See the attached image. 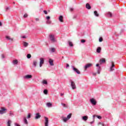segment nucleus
I'll list each match as a JSON object with an SVG mask.
<instances>
[{
    "label": "nucleus",
    "instance_id": "26",
    "mask_svg": "<svg viewBox=\"0 0 126 126\" xmlns=\"http://www.w3.org/2000/svg\"><path fill=\"white\" fill-rule=\"evenodd\" d=\"M11 121L8 120L7 123V126H11Z\"/></svg>",
    "mask_w": 126,
    "mask_h": 126
},
{
    "label": "nucleus",
    "instance_id": "29",
    "mask_svg": "<svg viewBox=\"0 0 126 126\" xmlns=\"http://www.w3.org/2000/svg\"><path fill=\"white\" fill-rule=\"evenodd\" d=\"M68 43L69 44V46L70 47H72L73 46V44L72 43V42H71L70 41H68Z\"/></svg>",
    "mask_w": 126,
    "mask_h": 126
},
{
    "label": "nucleus",
    "instance_id": "24",
    "mask_svg": "<svg viewBox=\"0 0 126 126\" xmlns=\"http://www.w3.org/2000/svg\"><path fill=\"white\" fill-rule=\"evenodd\" d=\"M13 64H17L18 63V61L17 60H15L13 61Z\"/></svg>",
    "mask_w": 126,
    "mask_h": 126
},
{
    "label": "nucleus",
    "instance_id": "47",
    "mask_svg": "<svg viewBox=\"0 0 126 126\" xmlns=\"http://www.w3.org/2000/svg\"><path fill=\"white\" fill-rule=\"evenodd\" d=\"M96 66H97V67H100V66L99 65V63H97V64H96Z\"/></svg>",
    "mask_w": 126,
    "mask_h": 126
},
{
    "label": "nucleus",
    "instance_id": "2",
    "mask_svg": "<svg viewBox=\"0 0 126 126\" xmlns=\"http://www.w3.org/2000/svg\"><path fill=\"white\" fill-rule=\"evenodd\" d=\"M72 68L73 71H74V72H76V73H77V74H80V71H79V70H78V69L75 68V67H74V66H72Z\"/></svg>",
    "mask_w": 126,
    "mask_h": 126
},
{
    "label": "nucleus",
    "instance_id": "33",
    "mask_svg": "<svg viewBox=\"0 0 126 126\" xmlns=\"http://www.w3.org/2000/svg\"><path fill=\"white\" fill-rule=\"evenodd\" d=\"M43 93H44V94H45V95L48 94V90H44L43 91Z\"/></svg>",
    "mask_w": 126,
    "mask_h": 126
},
{
    "label": "nucleus",
    "instance_id": "46",
    "mask_svg": "<svg viewBox=\"0 0 126 126\" xmlns=\"http://www.w3.org/2000/svg\"><path fill=\"white\" fill-rule=\"evenodd\" d=\"M70 11H73V8H70Z\"/></svg>",
    "mask_w": 126,
    "mask_h": 126
},
{
    "label": "nucleus",
    "instance_id": "14",
    "mask_svg": "<svg viewBox=\"0 0 126 126\" xmlns=\"http://www.w3.org/2000/svg\"><path fill=\"white\" fill-rule=\"evenodd\" d=\"M82 120H83V121H85V122H86V121H87L88 120V116H84L82 117Z\"/></svg>",
    "mask_w": 126,
    "mask_h": 126
},
{
    "label": "nucleus",
    "instance_id": "49",
    "mask_svg": "<svg viewBox=\"0 0 126 126\" xmlns=\"http://www.w3.org/2000/svg\"><path fill=\"white\" fill-rule=\"evenodd\" d=\"M15 126H20V125L17 124V123L15 124Z\"/></svg>",
    "mask_w": 126,
    "mask_h": 126
},
{
    "label": "nucleus",
    "instance_id": "56",
    "mask_svg": "<svg viewBox=\"0 0 126 126\" xmlns=\"http://www.w3.org/2000/svg\"><path fill=\"white\" fill-rule=\"evenodd\" d=\"M95 117H96V115H93L94 119L95 118Z\"/></svg>",
    "mask_w": 126,
    "mask_h": 126
},
{
    "label": "nucleus",
    "instance_id": "51",
    "mask_svg": "<svg viewBox=\"0 0 126 126\" xmlns=\"http://www.w3.org/2000/svg\"><path fill=\"white\" fill-rule=\"evenodd\" d=\"M66 67H69V64H66Z\"/></svg>",
    "mask_w": 126,
    "mask_h": 126
},
{
    "label": "nucleus",
    "instance_id": "44",
    "mask_svg": "<svg viewBox=\"0 0 126 126\" xmlns=\"http://www.w3.org/2000/svg\"><path fill=\"white\" fill-rule=\"evenodd\" d=\"M50 18H51V17H50V16H47V17H46V19H47V20H49Z\"/></svg>",
    "mask_w": 126,
    "mask_h": 126
},
{
    "label": "nucleus",
    "instance_id": "41",
    "mask_svg": "<svg viewBox=\"0 0 126 126\" xmlns=\"http://www.w3.org/2000/svg\"><path fill=\"white\" fill-rule=\"evenodd\" d=\"M28 17V14H25L24 15V18H27V17Z\"/></svg>",
    "mask_w": 126,
    "mask_h": 126
},
{
    "label": "nucleus",
    "instance_id": "42",
    "mask_svg": "<svg viewBox=\"0 0 126 126\" xmlns=\"http://www.w3.org/2000/svg\"><path fill=\"white\" fill-rule=\"evenodd\" d=\"M81 42L82 43H85V42H86V40H85V39H82L81 40Z\"/></svg>",
    "mask_w": 126,
    "mask_h": 126
},
{
    "label": "nucleus",
    "instance_id": "27",
    "mask_svg": "<svg viewBox=\"0 0 126 126\" xmlns=\"http://www.w3.org/2000/svg\"><path fill=\"white\" fill-rule=\"evenodd\" d=\"M94 14L97 17H98L99 16V14L98 13V12H97V11H94Z\"/></svg>",
    "mask_w": 126,
    "mask_h": 126
},
{
    "label": "nucleus",
    "instance_id": "17",
    "mask_svg": "<svg viewBox=\"0 0 126 126\" xmlns=\"http://www.w3.org/2000/svg\"><path fill=\"white\" fill-rule=\"evenodd\" d=\"M6 109H5V108L2 107L1 108V110H0V114H3V112H4V111H5Z\"/></svg>",
    "mask_w": 126,
    "mask_h": 126
},
{
    "label": "nucleus",
    "instance_id": "3",
    "mask_svg": "<svg viewBox=\"0 0 126 126\" xmlns=\"http://www.w3.org/2000/svg\"><path fill=\"white\" fill-rule=\"evenodd\" d=\"M70 82H71V86L72 89L73 90L76 89V86L75 85V83H74V82L71 80H70Z\"/></svg>",
    "mask_w": 126,
    "mask_h": 126
},
{
    "label": "nucleus",
    "instance_id": "39",
    "mask_svg": "<svg viewBox=\"0 0 126 126\" xmlns=\"http://www.w3.org/2000/svg\"><path fill=\"white\" fill-rule=\"evenodd\" d=\"M96 117H97V119H99V120H101V119H102V117L99 115H96Z\"/></svg>",
    "mask_w": 126,
    "mask_h": 126
},
{
    "label": "nucleus",
    "instance_id": "30",
    "mask_svg": "<svg viewBox=\"0 0 126 126\" xmlns=\"http://www.w3.org/2000/svg\"><path fill=\"white\" fill-rule=\"evenodd\" d=\"M50 50L52 53H55V51H56V49H55V48H50Z\"/></svg>",
    "mask_w": 126,
    "mask_h": 126
},
{
    "label": "nucleus",
    "instance_id": "13",
    "mask_svg": "<svg viewBox=\"0 0 126 126\" xmlns=\"http://www.w3.org/2000/svg\"><path fill=\"white\" fill-rule=\"evenodd\" d=\"M59 20L60 22H63V17L62 15H61L59 16Z\"/></svg>",
    "mask_w": 126,
    "mask_h": 126
},
{
    "label": "nucleus",
    "instance_id": "18",
    "mask_svg": "<svg viewBox=\"0 0 126 126\" xmlns=\"http://www.w3.org/2000/svg\"><path fill=\"white\" fill-rule=\"evenodd\" d=\"M97 72L98 74H100V71H101V67H97L96 68Z\"/></svg>",
    "mask_w": 126,
    "mask_h": 126
},
{
    "label": "nucleus",
    "instance_id": "34",
    "mask_svg": "<svg viewBox=\"0 0 126 126\" xmlns=\"http://www.w3.org/2000/svg\"><path fill=\"white\" fill-rule=\"evenodd\" d=\"M51 23H52V21H51V20H48L46 21L47 24H51Z\"/></svg>",
    "mask_w": 126,
    "mask_h": 126
},
{
    "label": "nucleus",
    "instance_id": "25",
    "mask_svg": "<svg viewBox=\"0 0 126 126\" xmlns=\"http://www.w3.org/2000/svg\"><path fill=\"white\" fill-rule=\"evenodd\" d=\"M37 61H33V65L35 67H36V66H37Z\"/></svg>",
    "mask_w": 126,
    "mask_h": 126
},
{
    "label": "nucleus",
    "instance_id": "21",
    "mask_svg": "<svg viewBox=\"0 0 126 126\" xmlns=\"http://www.w3.org/2000/svg\"><path fill=\"white\" fill-rule=\"evenodd\" d=\"M52 105L53 104H52L51 102H48L46 103V106L49 108H51V107H52Z\"/></svg>",
    "mask_w": 126,
    "mask_h": 126
},
{
    "label": "nucleus",
    "instance_id": "57",
    "mask_svg": "<svg viewBox=\"0 0 126 126\" xmlns=\"http://www.w3.org/2000/svg\"><path fill=\"white\" fill-rule=\"evenodd\" d=\"M94 75H96V73L93 74Z\"/></svg>",
    "mask_w": 126,
    "mask_h": 126
},
{
    "label": "nucleus",
    "instance_id": "40",
    "mask_svg": "<svg viewBox=\"0 0 126 126\" xmlns=\"http://www.w3.org/2000/svg\"><path fill=\"white\" fill-rule=\"evenodd\" d=\"M99 42H103V38L102 37L99 38Z\"/></svg>",
    "mask_w": 126,
    "mask_h": 126
},
{
    "label": "nucleus",
    "instance_id": "28",
    "mask_svg": "<svg viewBox=\"0 0 126 126\" xmlns=\"http://www.w3.org/2000/svg\"><path fill=\"white\" fill-rule=\"evenodd\" d=\"M23 44H24V46L25 47H28V46L29 45L28 43H27L25 41L23 42Z\"/></svg>",
    "mask_w": 126,
    "mask_h": 126
},
{
    "label": "nucleus",
    "instance_id": "36",
    "mask_svg": "<svg viewBox=\"0 0 126 126\" xmlns=\"http://www.w3.org/2000/svg\"><path fill=\"white\" fill-rule=\"evenodd\" d=\"M27 58L28 59H31V54H28L27 56Z\"/></svg>",
    "mask_w": 126,
    "mask_h": 126
},
{
    "label": "nucleus",
    "instance_id": "11",
    "mask_svg": "<svg viewBox=\"0 0 126 126\" xmlns=\"http://www.w3.org/2000/svg\"><path fill=\"white\" fill-rule=\"evenodd\" d=\"M114 67H115V64L114 63V62H112V65L110 67V71H113V70H114Z\"/></svg>",
    "mask_w": 126,
    "mask_h": 126
},
{
    "label": "nucleus",
    "instance_id": "45",
    "mask_svg": "<svg viewBox=\"0 0 126 126\" xmlns=\"http://www.w3.org/2000/svg\"><path fill=\"white\" fill-rule=\"evenodd\" d=\"M8 9H9V7H6V8H5L6 11H7V10H8Z\"/></svg>",
    "mask_w": 126,
    "mask_h": 126
},
{
    "label": "nucleus",
    "instance_id": "59",
    "mask_svg": "<svg viewBox=\"0 0 126 126\" xmlns=\"http://www.w3.org/2000/svg\"><path fill=\"white\" fill-rule=\"evenodd\" d=\"M102 126H104V124H102Z\"/></svg>",
    "mask_w": 126,
    "mask_h": 126
},
{
    "label": "nucleus",
    "instance_id": "60",
    "mask_svg": "<svg viewBox=\"0 0 126 126\" xmlns=\"http://www.w3.org/2000/svg\"><path fill=\"white\" fill-rule=\"evenodd\" d=\"M73 18H75V16H74V17H73Z\"/></svg>",
    "mask_w": 126,
    "mask_h": 126
},
{
    "label": "nucleus",
    "instance_id": "22",
    "mask_svg": "<svg viewBox=\"0 0 126 126\" xmlns=\"http://www.w3.org/2000/svg\"><path fill=\"white\" fill-rule=\"evenodd\" d=\"M42 83L43 84V85H47V84H48V82H47V80H43L42 82Z\"/></svg>",
    "mask_w": 126,
    "mask_h": 126
},
{
    "label": "nucleus",
    "instance_id": "10",
    "mask_svg": "<svg viewBox=\"0 0 126 126\" xmlns=\"http://www.w3.org/2000/svg\"><path fill=\"white\" fill-rule=\"evenodd\" d=\"M41 118V115H40L39 113H36L35 119V120H38V119H40Z\"/></svg>",
    "mask_w": 126,
    "mask_h": 126
},
{
    "label": "nucleus",
    "instance_id": "61",
    "mask_svg": "<svg viewBox=\"0 0 126 126\" xmlns=\"http://www.w3.org/2000/svg\"><path fill=\"white\" fill-rule=\"evenodd\" d=\"M62 58H63V57Z\"/></svg>",
    "mask_w": 126,
    "mask_h": 126
},
{
    "label": "nucleus",
    "instance_id": "50",
    "mask_svg": "<svg viewBox=\"0 0 126 126\" xmlns=\"http://www.w3.org/2000/svg\"><path fill=\"white\" fill-rule=\"evenodd\" d=\"M22 38H23V39H26V36H23L22 37Z\"/></svg>",
    "mask_w": 126,
    "mask_h": 126
},
{
    "label": "nucleus",
    "instance_id": "31",
    "mask_svg": "<svg viewBox=\"0 0 126 126\" xmlns=\"http://www.w3.org/2000/svg\"><path fill=\"white\" fill-rule=\"evenodd\" d=\"M61 104L62 105V106H63V107L64 108H67V107H68L67 105H66L63 103H62Z\"/></svg>",
    "mask_w": 126,
    "mask_h": 126
},
{
    "label": "nucleus",
    "instance_id": "38",
    "mask_svg": "<svg viewBox=\"0 0 126 126\" xmlns=\"http://www.w3.org/2000/svg\"><path fill=\"white\" fill-rule=\"evenodd\" d=\"M30 118H31V113H29L28 117H27V119H30Z\"/></svg>",
    "mask_w": 126,
    "mask_h": 126
},
{
    "label": "nucleus",
    "instance_id": "53",
    "mask_svg": "<svg viewBox=\"0 0 126 126\" xmlns=\"http://www.w3.org/2000/svg\"><path fill=\"white\" fill-rule=\"evenodd\" d=\"M94 123V121H92V122H90V124H91V125H92V124H93Z\"/></svg>",
    "mask_w": 126,
    "mask_h": 126
},
{
    "label": "nucleus",
    "instance_id": "55",
    "mask_svg": "<svg viewBox=\"0 0 126 126\" xmlns=\"http://www.w3.org/2000/svg\"><path fill=\"white\" fill-rule=\"evenodd\" d=\"M61 96H63V94H61Z\"/></svg>",
    "mask_w": 126,
    "mask_h": 126
},
{
    "label": "nucleus",
    "instance_id": "9",
    "mask_svg": "<svg viewBox=\"0 0 126 126\" xmlns=\"http://www.w3.org/2000/svg\"><path fill=\"white\" fill-rule=\"evenodd\" d=\"M106 63V59L104 58L101 59L99 61L100 64H102V63Z\"/></svg>",
    "mask_w": 126,
    "mask_h": 126
},
{
    "label": "nucleus",
    "instance_id": "43",
    "mask_svg": "<svg viewBox=\"0 0 126 126\" xmlns=\"http://www.w3.org/2000/svg\"><path fill=\"white\" fill-rule=\"evenodd\" d=\"M43 12L44 13H45V14H48V12L47 11V10H44Z\"/></svg>",
    "mask_w": 126,
    "mask_h": 126
},
{
    "label": "nucleus",
    "instance_id": "15",
    "mask_svg": "<svg viewBox=\"0 0 126 126\" xmlns=\"http://www.w3.org/2000/svg\"><path fill=\"white\" fill-rule=\"evenodd\" d=\"M6 39H7V40H9V41H11V42L13 41V38H10V36H6Z\"/></svg>",
    "mask_w": 126,
    "mask_h": 126
},
{
    "label": "nucleus",
    "instance_id": "7",
    "mask_svg": "<svg viewBox=\"0 0 126 126\" xmlns=\"http://www.w3.org/2000/svg\"><path fill=\"white\" fill-rule=\"evenodd\" d=\"M49 37L52 42H56V39H55V35L50 34L49 35Z\"/></svg>",
    "mask_w": 126,
    "mask_h": 126
},
{
    "label": "nucleus",
    "instance_id": "4",
    "mask_svg": "<svg viewBox=\"0 0 126 126\" xmlns=\"http://www.w3.org/2000/svg\"><path fill=\"white\" fill-rule=\"evenodd\" d=\"M44 119H45V123L44 125L45 126H49V118L47 117H44Z\"/></svg>",
    "mask_w": 126,
    "mask_h": 126
},
{
    "label": "nucleus",
    "instance_id": "20",
    "mask_svg": "<svg viewBox=\"0 0 126 126\" xmlns=\"http://www.w3.org/2000/svg\"><path fill=\"white\" fill-rule=\"evenodd\" d=\"M101 48L100 47H97V49H96L97 53H101Z\"/></svg>",
    "mask_w": 126,
    "mask_h": 126
},
{
    "label": "nucleus",
    "instance_id": "54",
    "mask_svg": "<svg viewBox=\"0 0 126 126\" xmlns=\"http://www.w3.org/2000/svg\"><path fill=\"white\" fill-rule=\"evenodd\" d=\"M2 25V24L1 23V22H0V26H1Z\"/></svg>",
    "mask_w": 126,
    "mask_h": 126
},
{
    "label": "nucleus",
    "instance_id": "12",
    "mask_svg": "<svg viewBox=\"0 0 126 126\" xmlns=\"http://www.w3.org/2000/svg\"><path fill=\"white\" fill-rule=\"evenodd\" d=\"M49 64H50V65H51L52 66L54 65V60H53L52 59H49Z\"/></svg>",
    "mask_w": 126,
    "mask_h": 126
},
{
    "label": "nucleus",
    "instance_id": "6",
    "mask_svg": "<svg viewBox=\"0 0 126 126\" xmlns=\"http://www.w3.org/2000/svg\"><path fill=\"white\" fill-rule=\"evenodd\" d=\"M90 102L94 106H95L96 104H97V101H96V100H95V99L94 98L90 99Z\"/></svg>",
    "mask_w": 126,
    "mask_h": 126
},
{
    "label": "nucleus",
    "instance_id": "1",
    "mask_svg": "<svg viewBox=\"0 0 126 126\" xmlns=\"http://www.w3.org/2000/svg\"><path fill=\"white\" fill-rule=\"evenodd\" d=\"M44 63H45V59L43 58H40V62H39L40 67H42V65L44 64Z\"/></svg>",
    "mask_w": 126,
    "mask_h": 126
},
{
    "label": "nucleus",
    "instance_id": "19",
    "mask_svg": "<svg viewBox=\"0 0 126 126\" xmlns=\"http://www.w3.org/2000/svg\"><path fill=\"white\" fill-rule=\"evenodd\" d=\"M108 17H113V14L111 12H108L107 13Z\"/></svg>",
    "mask_w": 126,
    "mask_h": 126
},
{
    "label": "nucleus",
    "instance_id": "32",
    "mask_svg": "<svg viewBox=\"0 0 126 126\" xmlns=\"http://www.w3.org/2000/svg\"><path fill=\"white\" fill-rule=\"evenodd\" d=\"M72 114L70 113L67 116V118L69 120L71 118Z\"/></svg>",
    "mask_w": 126,
    "mask_h": 126
},
{
    "label": "nucleus",
    "instance_id": "8",
    "mask_svg": "<svg viewBox=\"0 0 126 126\" xmlns=\"http://www.w3.org/2000/svg\"><path fill=\"white\" fill-rule=\"evenodd\" d=\"M23 78H24V79H29V78H32V75H27L26 76H24L23 77Z\"/></svg>",
    "mask_w": 126,
    "mask_h": 126
},
{
    "label": "nucleus",
    "instance_id": "35",
    "mask_svg": "<svg viewBox=\"0 0 126 126\" xmlns=\"http://www.w3.org/2000/svg\"><path fill=\"white\" fill-rule=\"evenodd\" d=\"M63 121L65 123L66 122H67V121H68V119L67 118H64L63 119Z\"/></svg>",
    "mask_w": 126,
    "mask_h": 126
},
{
    "label": "nucleus",
    "instance_id": "37",
    "mask_svg": "<svg viewBox=\"0 0 126 126\" xmlns=\"http://www.w3.org/2000/svg\"><path fill=\"white\" fill-rule=\"evenodd\" d=\"M9 116H10L11 117H13V112L10 111V112H9Z\"/></svg>",
    "mask_w": 126,
    "mask_h": 126
},
{
    "label": "nucleus",
    "instance_id": "58",
    "mask_svg": "<svg viewBox=\"0 0 126 126\" xmlns=\"http://www.w3.org/2000/svg\"><path fill=\"white\" fill-rule=\"evenodd\" d=\"M13 3L14 4V3H15V2H13Z\"/></svg>",
    "mask_w": 126,
    "mask_h": 126
},
{
    "label": "nucleus",
    "instance_id": "5",
    "mask_svg": "<svg viewBox=\"0 0 126 126\" xmlns=\"http://www.w3.org/2000/svg\"><path fill=\"white\" fill-rule=\"evenodd\" d=\"M91 66H92V63H89L86 64L85 65V66H84L85 70H86L87 69V68H89L90 67H91Z\"/></svg>",
    "mask_w": 126,
    "mask_h": 126
},
{
    "label": "nucleus",
    "instance_id": "16",
    "mask_svg": "<svg viewBox=\"0 0 126 126\" xmlns=\"http://www.w3.org/2000/svg\"><path fill=\"white\" fill-rule=\"evenodd\" d=\"M86 7L88 9H91V6H90V4L88 3H87L86 5Z\"/></svg>",
    "mask_w": 126,
    "mask_h": 126
},
{
    "label": "nucleus",
    "instance_id": "52",
    "mask_svg": "<svg viewBox=\"0 0 126 126\" xmlns=\"http://www.w3.org/2000/svg\"><path fill=\"white\" fill-rule=\"evenodd\" d=\"M36 21H39V18H35Z\"/></svg>",
    "mask_w": 126,
    "mask_h": 126
},
{
    "label": "nucleus",
    "instance_id": "48",
    "mask_svg": "<svg viewBox=\"0 0 126 126\" xmlns=\"http://www.w3.org/2000/svg\"><path fill=\"white\" fill-rule=\"evenodd\" d=\"M1 58L2 59H4V55H3V54L1 55Z\"/></svg>",
    "mask_w": 126,
    "mask_h": 126
},
{
    "label": "nucleus",
    "instance_id": "23",
    "mask_svg": "<svg viewBox=\"0 0 126 126\" xmlns=\"http://www.w3.org/2000/svg\"><path fill=\"white\" fill-rule=\"evenodd\" d=\"M24 123L26 125H28V122L27 121V119H26V117L24 118Z\"/></svg>",
    "mask_w": 126,
    "mask_h": 126
}]
</instances>
